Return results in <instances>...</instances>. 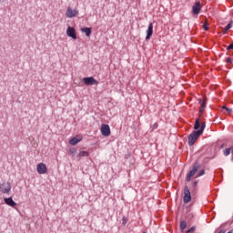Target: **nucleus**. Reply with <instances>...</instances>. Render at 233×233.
Returning <instances> with one entry per match:
<instances>
[{"mask_svg":"<svg viewBox=\"0 0 233 233\" xmlns=\"http://www.w3.org/2000/svg\"><path fill=\"white\" fill-rule=\"evenodd\" d=\"M143 233H147V231H143Z\"/></svg>","mask_w":233,"mask_h":233,"instance_id":"obj_35","label":"nucleus"},{"mask_svg":"<svg viewBox=\"0 0 233 233\" xmlns=\"http://www.w3.org/2000/svg\"><path fill=\"white\" fill-rule=\"evenodd\" d=\"M80 30L86 34V37H90V35H92V27H82Z\"/></svg>","mask_w":233,"mask_h":233,"instance_id":"obj_15","label":"nucleus"},{"mask_svg":"<svg viewBox=\"0 0 233 233\" xmlns=\"http://www.w3.org/2000/svg\"><path fill=\"white\" fill-rule=\"evenodd\" d=\"M226 63H228V65H232V58L227 57L226 58Z\"/></svg>","mask_w":233,"mask_h":233,"instance_id":"obj_24","label":"nucleus"},{"mask_svg":"<svg viewBox=\"0 0 233 233\" xmlns=\"http://www.w3.org/2000/svg\"><path fill=\"white\" fill-rule=\"evenodd\" d=\"M228 148H229L231 154H233V146L229 147Z\"/></svg>","mask_w":233,"mask_h":233,"instance_id":"obj_29","label":"nucleus"},{"mask_svg":"<svg viewBox=\"0 0 233 233\" xmlns=\"http://www.w3.org/2000/svg\"><path fill=\"white\" fill-rule=\"evenodd\" d=\"M127 223H128V219L126 217L122 218V227H126Z\"/></svg>","mask_w":233,"mask_h":233,"instance_id":"obj_21","label":"nucleus"},{"mask_svg":"<svg viewBox=\"0 0 233 233\" xmlns=\"http://www.w3.org/2000/svg\"><path fill=\"white\" fill-rule=\"evenodd\" d=\"M82 83H84L86 86H94V85H99V81L94 78V76H86L82 78Z\"/></svg>","mask_w":233,"mask_h":233,"instance_id":"obj_3","label":"nucleus"},{"mask_svg":"<svg viewBox=\"0 0 233 233\" xmlns=\"http://www.w3.org/2000/svg\"><path fill=\"white\" fill-rule=\"evenodd\" d=\"M81 141H83V137H80V136L73 137L69 140V145H72V147H76V145H77V143H81Z\"/></svg>","mask_w":233,"mask_h":233,"instance_id":"obj_12","label":"nucleus"},{"mask_svg":"<svg viewBox=\"0 0 233 233\" xmlns=\"http://www.w3.org/2000/svg\"><path fill=\"white\" fill-rule=\"evenodd\" d=\"M66 35L72 39H77V33L76 32V28L68 26L66 29Z\"/></svg>","mask_w":233,"mask_h":233,"instance_id":"obj_9","label":"nucleus"},{"mask_svg":"<svg viewBox=\"0 0 233 233\" xmlns=\"http://www.w3.org/2000/svg\"><path fill=\"white\" fill-rule=\"evenodd\" d=\"M46 165L45 163H39L36 166V172H38L39 174H46Z\"/></svg>","mask_w":233,"mask_h":233,"instance_id":"obj_13","label":"nucleus"},{"mask_svg":"<svg viewBox=\"0 0 233 233\" xmlns=\"http://www.w3.org/2000/svg\"><path fill=\"white\" fill-rule=\"evenodd\" d=\"M223 154H224V156H230V154H231V151H230V149H229V147H228V148H225L224 150H223Z\"/></svg>","mask_w":233,"mask_h":233,"instance_id":"obj_19","label":"nucleus"},{"mask_svg":"<svg viewBox=\"0 0 233 233\" xmlns=\"http://www.w3.org/2000/svg\"><path fill=\"white\" fill-rule=\"evenodd\" d=\"M185 228H187V221L182 220V221L180 222V229H181V230H185Z\"/></svg>","mask_w":233,"mask_h":233,"instance_id":"obj_18","label":"nucleus"},{"mask_svg":"<svg viewBox=\"0 0 233 233\" xmlns=\"http://www.w3.org/2000/svg\"><path fill=\"white\" fill-rule=\"evenodd\" d=\"M89 153L87 151H80L78 154V157H88Z\"/></svg>","mask_w":233,"mask_h":233,"instance_id":"obj_16","label":"nucleus"},{"mask_svg":"<svg viewBox=\"0 0 233 233\" xmlns=\"http://www.w3.org/2000/svg\"><path fill=\"white\" fill-rule=\"evenodd\" d=\"M146 41H150V38L152 37L153 34H154V24L150 23L148 25V27L146 31Z\"/></svg>","mask_w":233,"mask_h":233,"instance_id":"obj_8","label":"nucleus"},{"mask_svg":"<svg viewBox=\"0 0 233 233\" xmlns=\"http://www.w3.org/2000/svg\"><path fill=\"white\" fill-rule=\"evenodd\" d=\"M227 146V144H222L221 146H220V148H225V147Z\"/></svg>","mask_w":233,"mask_h":233,"instance_id":"obj_30","label":"nucleus"},{"mask_svg":"<svg viewBox=\"0 0 233 233\" xmlns=\"http://www.w3.org/2000/svg\"><path fill=\"white\" fill-rule=\"evenodd\" d=\"M70 152H71V154H76L77 152V149L73 147L70 149Z\"/></svg>","mask_w":233,"mask_h":233,"instance_id":"obj_28","label":"nucleus"},{"mask_svg":"<svg viewBox=\"0 0 233 233\" xmlns=\"http://www.w3.org/2000/svg\"><path fill=\"white\" fill-rule=\"evenodd\" d=\"M198 180H195V181L192 183V188L196 189V187H198Z\"/></svg>","mask_w":233,"mask_h":233,"instance_id":"obj_25","label":"nucleus"},{"mask_svg":"<svg viewBox=\"0 0 233 233\" xmlns=\"http://www.w3.org/2000/svg\"><path fill=\"white\" fill-rule=\"evenodd\" d=\"M226 231L221 229L218 233H225Z\"/></svg>","mask_w":233,"mask_h":233,"instance_id":"obj_31","label":"nucleus"},{"mask_svg":"<svg viewBox=\"0 0 233 233\" xmlns=\"http://www.w3.org/2000/svg\"><path fill=\"white\" fill-rule=\"evenodd\" d=\"M192 14H194V15H199V14H201V2L198 1L194 4L192 6Z\"/></svg>","mask_w":233,"mask_h":233,"instance_id":"obj_7","label":"nucleus"},{"mask_svg":"<svg viewBox=\"0 0 233 233\" xmlns=\"http://www.w3.org/2000/svg\"><path fill=\"white\" fill-rule=\"evenodd\" d=\"M231 161H232V163H233V157H231Z\"/></svg>","mask_w":233,"mask_h":233,"instance_id":"obj_34","label":"nucleus"},{"mask_svg":"<svg viewBox=\"0 0 233 233\" xmlns=\"http://www.w3.org/2000/svg\"><path fill=\"white\" fill-rule=\"evenodd\" d=\"M222 110H226V112H228V114H232V108H228V107H227V106H223Z\"/></svg>","mask_w":233,"mask_h":233,"instance_id":"obj_20","label":"nucleus"},{"mask_svg":"<svg viewBox=\"0 0 233 233\" xmlns=\"http://www.w3.org/2000/svg\"><path fill=\"white\" fill-rule=\"evenodd\" d=\"M227 50L229 52V50H233V43H231L229 46H227Z\"/></svg>","mask_w":233,"mask_h":233,"instance_id":"obj_27","label":"nucleus"},{"mask_svg":"<svg viewBox=\"0 0 233 233\" xmlns=\"http://www.w3.org/2000/svg\"><path fill=\"white\" fill-rule=\"evenodd\" d=\"M233 21L231 20L225 27H224V32H228L230 28H232Z\"/></svg>","mask_w":233,"mask_h":233,"instance_id":"obj_17","label":"nucleus"},{"mask_svg":"<svg viewBox=\"0 0 233 233\" xmlns=\"http://www.w3.org/2000/svg\"><path fill=\"white\" fill-rule=\"evenodd\" d=\"M207 127V124L205 122L201 123V119L197 118L195 120L194 131L188 136V145L192 147L194 143L199 139L200 136H203V132H205V128Z\"/></svg>","mask_w":233,"mask_h":233,"instance_id":"obj_1","label":"nucleus"},{"mask_svg":"<svg viewBox=\"0 0 233 233\" xmlns=\"http://www.w3.org/2000/svg\"><path fill=\"white\" fill-rule=\"evenodd\" d=\"M154 127H155V128H157V124H154Z\"/></svg>","mask_w":233,"mask_h":233,"instance_id":"obj_32","label":"nucleus"},{"mask_svg":"<svg viewBox=\"0 0 233 233\" xmlns=\"http://www.w3.org/2000/svg\"><path fill=\"white\" fill-rule=\"evenodd\" d=\"M196 232V226L191 227L189 229L186 230V233Z\"/></svg>","mask_w":233,"mask_h":233,"instance_id":"obj_23","label":"nucleus"},{"mask_svg":"<svg viewBox=\"0 0 233 233\" xmlns=\"http://www.w3.org/2000/svg\"><path fill=\"white\" fill-rule=\"evenodd\" d=\"M79 14V11L77 10H72V7H68L66 13V17L69 19H72V17H76Z\"/></svg>","mask_w":233,"mask_h":233,"instance_id":"obj_11","label":"nucleus"},{"mask_svg":"<svg viewBox=\"0 0 233 233\" xmlns=\"http://www.w3.org/2000/svg\"><path fill=\"white\" fill-rule=\"evenodd\" d=\"M101 134L102 136H104L105 137H108V136H110L111 132H110V126H108L107 124H103L101 126Z\"/></svg>","mask_w":233,"mask_h":233,"instance_id":"obj_6","label":"nucleus"},{"mask_svg":"<svg viewBox=\"0 0 233 233\" xmlns=\"http://www.w3.org/2000/svg\"><path fill=\"white\" fill-rule=\"evenodd\" d=\"M202 28H203V30H205L206 32H208V25L203 24Z\"/></svg>","mask_w":233,"mask_h":233,"instance_id":"obj_26","label":"nucleus"},{"mask_svg":"<svg viewBox=\"0 0 233 233\" xmlns=\"http://www.w3.org/2000/svg\"><path fill=\"white\" fill-rule=\"evenodd\" d=\"M184 203H190L192 201V195L190 193V189L188 186L184 187V197H183Z\"/></svg>","mask_w":233,"mask_h":233,"instance_id":"obj_4","label":"nucleus"},{"mask_svg":"<svg viewBox=\"0 0 233 233\" xmlns=\"http://www.w3.org/2000/svg\"><path fill=\"white\" fill-rule=\"evenodd\" d=\"M201 176H205V169L200 170V171L198 173L196 178L201 177Z\"/></svg>","mask_w":233,"mask_h":233,"instance_id":"obj_22","label":"nucleus"},{"mask_svg":"<svg viewBox=\"0 0 233 233\" xmlns=\"http://www.w3.org/2000/svg\"><path fill=\"white\" fill-rule=\"evenodd\" d=\"M201 170V164H199L198 161H196L193 166H192V169L189 170V172L187 173V177H186V181L187 183H190L192 177H194V176H196V173Z\"/></svg>","mask_w":233,"mask_h":233,"instance_id":"obj_2","label":"nucleus"},{"mask_svg":"<svg viewBox=\"0 0 233 233\" xmlns=\"http://www.w3.org/2000/svg\"><path fill=\"white\" fill-rule=\"evenodd\" d=\"M228 233H233V229L229 230Z\"/></svg>","mask_w":233,"mask_h":233,"instance_id":"obj_33","label":"nucleus"},{"mask_svg":"<svg viewBox=\"0 0 233 233\" xmlns=\"http://www.w3.org/2000/svg\"><path fill=\"white\" fill-rule=\"evenodd\" d=\"M4 201L5 205H8V207H12V208H15V207H17V203L14 201V198H12V197L5 198Z\"/></svg>","mask_w":233,"mask_h":233,"instance_id":"obj_10","label":"nucleus"},{"mask_svg":"<svg viewBox=\"0 0 233 233\" xmlns=\"http://www.w3.org/2000/svg\"><path fill=\"white\" fill-rule=\"evenodd\" d=\"M198 103L200 105V108H199V114H203V112L205 111V108H207V100H201L198 99Z\"/></svg>","mask_w":233,"mask_h":233,"instance_id":"obj_14","label":"nucleus"},{"mask_svg":"<svg viewBox=\"0 0 233 233\" xmlns=\"http://www.w3.org/2000/svg\"><path fill=\"white\" fill-rule=\"evenodd\" d=\"M11 190L12 185L10 182H3L0 184V192H2V194H9Z\"/></svg>","mask_w":233,"mask_h":233,"instance_id":"obj_5","label":"nucleus"}]
</instances>
